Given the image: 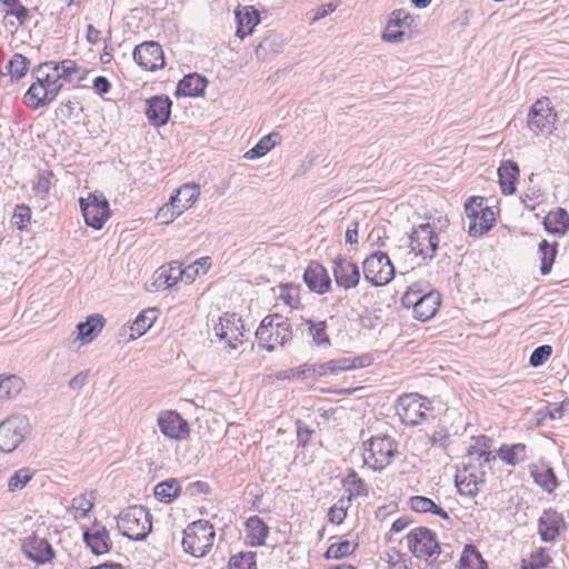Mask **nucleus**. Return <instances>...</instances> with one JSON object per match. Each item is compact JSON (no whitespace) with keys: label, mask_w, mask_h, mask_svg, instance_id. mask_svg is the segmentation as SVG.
<instances>
[{"label":"nucleus","mask_w":569,"mask_h":569,"mask_svg":"<svg viewBox=\"0 0 569 569\" xmlns=\"http://www.w3.org/2000/svg\"><path fill=\"white\" fill-rule=\"evenodd\" d=\"M556 113L548 104V99L537 100L529 110L528 113V128L535 133L550 132Z\"/></svg>","instance_id":"nucleus-16"},{"label":"nucleus","mask_w":569,"mask_h":569,"mask_svg":"<svg viewBox=\"0 0 569 569\" xmlns=\"http://www.w3.org/2000/svg\"><path fill=\"white\" fill-rule=\"evenodd\" d=\"M410 252L421 257L425 261L435 258L439 248V237L430 223H421L413 228L409 234Z\"/></svg>","instance_id":"nucleus-9"},{"label":"nucleus","mask_w":569,"mask_h":569,"mask_svg":"<svg viewBox=\"0 0 569 569\" xmlns=\"http://www.w3.org/2000/svg\"><path fill=\"white\" fill-rule=\"evenodd\" d=\"M441 303V296L436 290L425 292L419 297V302L413 307V318L419 321H428L438 311Z\"/></svg>","instance_id":"nucleus-25"},{"label":"nucleus","mask_w":569,"mask_h":569,"mask_svg":"<svg viewBox=\"0 0 569 569\" xmlns=\"http://www.w3.org/2000/svg\"><path fill=\"white\" fill-rule=\"evenodd\" d=\"M213 330L217 338L224 341L230 349L234 350L239 345H242L244 325L236 313L227 312L221 316Z\"/></svg>","instance_id":"nucleus-12"},{"label":"nucleus","mask_w":569,"mask_h":569,"mask_svg":"<svg viewBox=\"0 0 569 569\" xmlns=\"http://www.w3.org/2000/svg\"><path fill=\"white\" fill-rule=\"evenodd\" d=\"M558 253V243H550L546 239L541 240L538 244V256L540 260V273L547 276L551 272Z\"/></svg>","instance_id":"nucleus-35"},{"label":"nucleus","mask_w":569,"mask_h":569,"mask_svg":"<svg viewBox=\"0 0 569 569\" xmlns=\"http://www.w3.org/2000/svg\"><path fill=\"white\" fill-rule=\"evenodd\" d=\"M151 518L147 508L130 506L119 513L117 526L122 536L130 540L142 541L152 529Z\"/></svg>","instance_id":"nucleus-3"},{"label":"nucleus","mask_w":569,"mask_h":569,"mask_svg":"<svg viewBox=\"0 0 569 569\" xmlns=\"http://www.w3.org/2000/svg\"><path fill=\"white\" fill-rule=\"evenodd\" d=\"M396 412L400 421L409 427L418 426L429 419H436L432 413L431 401L418 393H407L399 397Z\"/></svg>","instance_id":"nucleus-5"},{"label":"nucleus","mask_w":569,"mask_h":569,"mask_svg":"<svg viewBox=\"0 0 569 569\" xmlns=\"http://www.w3.org/2000/svg\"><path fill=\"white\" fill-rule=\"evenodd\" d=\"M411 510L419 513L430 512L440 517L441 519L448 520L449 513L438 506L432 499L423 496H415L409 500Z\"/></svg>","instance_id":"nucleus-36"},{"label":"nucleus","mask_w":569,"mask_h":569,"mask_svg":"<svg viewBox=\"0 0 569 569\" xmlns=\"http://www.w3.org/2000/svg\"><path fill=\"white\" fill-rule=\"evenodd\" d=\"M30 423L26 416H11L0 422V451L10 453L24 440Z\"/></svg>","instance_id":"nucleus-10"},{"label":"nucleus","mask_w":569,"mask_h":569,"mask_svg":"<svg viewBox=\"0 0 569 569\" xmlns=\"http://www.w3.org/2000/svg\"><path fill=\"white\" fill-rule=\"evenodd\" d=\"M157 423L161 433L168 439L181 441L187 439L190 435L187 420L174 410L160 412Z\"/></svg>","instance_id":"nucleus-14"},{"label":"nucleus","mask_w":569,"mask_h":569,"mask_svg":"<svg viewBox=\"0 0 569 569\" xmlns=\"http://www.w3.org/2000/svg\"><path fill=\"white\" fill-rule=\"evenodd\" d=\"M50 63H39L32 69L31 74L36 81L23 96V103L32 110L49 106L60 92V86L54 84L50 74L47 73V68H50Z\"/></svg>","instance_id":"nucleus-1"},{"label":"nucleus","mask_w":569,"mask_h":569,"mask_svg":"<svg viewBox=\"0 0 569 569\" xmlns=\"http://www.w3.org/2000/svg\"><path fill=\"white\" fill-rule=\"evenodd\" d=\"M365 279L373 287L388 284L395 277V267L389 256L382 251H375L362 262Z\"/></svg>","instance_id":"nucleus-8"},{"label":"nucleus","mask_w":569,"mask_h":569,"mask_svg":"<svg viewBox=\"0 0 569 569\" xmlns=\"http://www.w3.org/2000/svg\"><path fill=\"white\" fill-rule=\"evenodd\" d=\"M93 493L90 492V497L86 493L79 495L72 499V508L79 512L80 518H86L89 511L93 508Z\"/></svg>","instance_id":"nucleus-54"},{"label":"nucleus","mask_w":569,"mask_h":569,"mask_svg":"<svg viewBox=\"0 0 569 569\" xmlns=\"http://www.w3.org/2000/svg\"><path fill=\"white\" fill-rule=\"evenodd\" d=\"M54 174L51 170H40L33 182L32 189L37 196L44 199L53 186Z\"/></svg>","instance_id":"nucleus-46"},{"label":"nucleus","mask_w":569,"mask_h":569,"mask_svg":"<svg viewBox=\"0 0 569 569\" xmlns=\"http://www.w3.org/2000/svg\"><path fill=\"white\" fill-rule=\"evenodd\" d=\"M156 274V281L160 284H164L167 289L177 284L179 279L183 276L192 281V276L188 273V270H182L178 262H171L168 266L160 267Z\"/></svg>","instance_id":"nucleus-31"},{"label":"nucleus","mask_w":569,"mask_h":569,"mask_svg":"<svg viewBox=\"0 0 569 569\" xmlns=\"http://www.w3.org/2000/svg\"><path fill=\"white\" fill-rule=\"evenodd\" d=\"M280 298L291 308H298L300 305V286L295 283L281 284Z\"/></svg>","instance_id":"nucleus-52"},{"label":"nucleus","mask_w":569,"mask_h":569,"mask_svg":"<svg viewBox=\"0 0 569 569\" xmlns=\"http://www.w3.org/2000/svg\"><path fill=\"white\" fill-rule=\"evenodd\" d=\"M398 443L388 435L373 436L363 442V461L372 470L381 471L388 467L397 453Z\"/></svg>","instance_id":"nucleus-6"},{"label":"nucleus","mask_w":569,"mask_h":569,"mask_svg":"<svg viewBox=\"0 0 569 569\" xmlns=\"http://www.w3.org/2000/svg\"><path fill=\"white\" fill-rule=\"evenodd\" d=\"M497 456L508 466L515 467L528 459L527 446L525 443L501 445Z\"/></svg>","instance_id":"nucleus-32"},{"label":"nucleus","mask_w":569,"mask_h":569,"mask_svg":"<svg viewBox=\"0 0 569 569\" xmlns=\"http://www.w3.org/2000/svg\"><path fill=\"white\" fill-rule=\"evenodd\" d=\"M455 483L458 493L473 498L478 495L479 486L485 483L483 475L469 473L462 468L457 470Z\"/></svg>","instance_id":"nucleus-28"},{"label":"nucleus","mask_w":569,"mask_h":569,"mask_svg":"<svg viewBox=\"0 0 569 569\" xmlns=\"http://www.w3.org/2000/svg\"><path fill=\"white\" fill-rule=\"evenodd\" d=\"M104 323L106 319L101 315L94 313L89 316L86 321L77 325L78 339L82 343L91 342L102 330Z\"/></svg>","instance_id":"nucleus-30"},{"label":"nucleus","mask_w":569,"mask_h":569,"mask_svg":"<svg viewBox=\"0 0 569 569\" xmlns=\"http://www.w3.org/2000/svg\"><path fill=\"white\" fill-rule=\"evenodd\" d=\"M350 497L340 498L328 511V520L333 525H341L350 507Z\"/></svg>","instance_id":"nucleus-49"},{"label":"nucleus","mask_w":569,"mask_h":569,"mask_svg":"<svg viewBox=\"0 0 569 569\" xmlns=\"http://www.w3.org/2000/svg\"><path fill=\"white\" fill-rule=\"evenodd\" d=\"M406 539L413 557L425 560L429 566L435 565V552H439V541L431 529L417 527L408 532Z\"/></svg>","instance_id":"nucleus-7"},{"label":"nucleus","mask_w":569,"mask_h":569,"mask_svg":"<svg viewBox=\"0 0 569 569\" xmlns=\"http://www.w3.org/2000/svg\"><path fill=\"white\" fill-rule=\"evenodd\" d=\"M237 29L236 36L244 39L252 34L254 27L261 21L259 11L252 6H244L234 11Z\"/></svg>","instance_id":"nucleus-22"},{"label":"nucleus","mask_w":569,"mask_h":569,"mask_svg":"<svg viewBox=\"0 0 569 569\" xmlns=\"http://www.w3.org/2000/svg\"><path fill=\"white\" fill-rule=\"evenodd\" d=\"M342 486L349 493L347 497H350V502L355 497H367L369 495L368 485L353 469H349L348 475L342 479Z\"/></svg>","instance_id":"nucleus-39"},{"label":"nucleus","mask_w":569,"mask_h":569,"mask_svg":"<svg viewBox=\"0 0 569 569\" xmlns=\"http://www.w3.org/2000/svg\"><path fill=\"white\" fill-rule=\"evenodd\" d=\"M550 561V557L541 551L532 555L529 560H522L521 569H540L547 567Z\"/></svg>","instance_id":"nucleus-60"},{"label":"nucleus","mask_w":569,"mask_h":569,"mask_svg":"<svg viewBox=\"0 0 569 569\" xmlns=\"http://www.w3.org/2000/svg\"><path fill=\"white\" fill-rule=\"evenodd\" d=\"M332 273L336 284L345 290L356 288L361 278L358 264L341 254L332 260Z\"/></svg>","instance_id":"nucleus-15"},{"label":"nucleus","mask_w":569,"mask_h":569,"mask_svg":"<svg viewBox=\"0 0 569 569\" xmlns=\"http://www.w3.org/2000/svg\"><path fill=\"white\" fill-rule=\"evenodd\" d=\"M229 569H257L256 553L247 551L232 556L229 560Z\"/></svg>","instance_id":"nucleus-50"},{"label":"nucleus","mask_w":569,"mask_h":569,"mask_svg":"<svg viewBox=\"0 0 569 569\" xmlns=\"http://www.w3.org/2000/svg\"><path fill=\"white\" fill-rule=\"evenodd\" d=\"M23 380L16 375L0 376V395L2 398L16 397L22 389Z\"/></svg>","instance_id":"nucleus-45"},{"label":"nucleus","mask_w":569,"mask_h":569,"mask_svg":"<svg viewBox=\"0 0 569 569\" xmlns=\"http://www.w3.org/2000/svg\"><path fill=\"white\" fill-rule=\"evenodd\" d=\"M181 214L180 211H178L176 208H174V204H172L170 201L168 203H166L164 206H162L157 214H156V219L158 220V222L160 224H169L170 222H172L176 218H178L179 216Z\"/></svg>","instance_id":"nucleus-58"},{"label":"nucleus","mask_w":569,"mask_h":569,"mask_svg":"<svg viewBox=\"0 0 569 569\" xmlns=\"http://www.w3.org/2000/svg\"><path fill=\"white\" fill-rule=\"evenodd\" d=\"M82 537L86 546L96 556L109 553L112 549L113 545L109 531L98 520L93 521L90 529L83 531Z\"/></svg>","instance_id":"nucleus-18"},{"label":"nucleus","mask_w":569,"mask_h":569,"mask_svg":"<svg viewBox=\"0 0 569 569\" xmlns=\"http://www.w3.org/2000/svg\"><path fill=\"white\" fill-rule=\"evenodd\" d=\"M214 537V528L208 520L193 521L183 530V550L196 558H202L211 550Z\"/></svg>","instance_id":"nucleus-4"},{"label":"nucleus","mask_w":569,"mask_h":569,"mask_svg":"<svg viewBox=\"0 0 569 569\" xmlns=\"http://www.w3.org/2000/svg\"><path fill=\"white\" fill-rule=\"evenodd\" d=\"M281 142V136L278 132H271L262 137L258 143L244 153V158L256 160L266 156L271 149Z\"/></svg>","instance_id":"nucleus-38"},{"label":"nucleus","mask_w":569,"mask_h":569,"mask_svg":"<svg viewBox=\"0 0 569 569\" xmlns=\"http://www.w3.org/2000/svg\"><path fill=\"white\" fill-rule=\"evenodd\" d=\"M459 569H488V565L473 545H466L459 560Z\"/></svg>","instance_id":"nucleus-42"},{"label":"nucleus","mask_w":569,"mask_h":569,"mask_svg":"<svg viewBox=\"0 0 569 569\" xmlns=\"http://www.w3.org/2000/svg\"><path fill=\"white\" fill-rule=\"evenodd\" d=\"M485 198L483 197H471L465 204V211L468 218L478 219L480 213V208L483 207Z\"/></svg>","instance_id":"nucleus-62"},{"label":"nucleus","mask_w":569,"mask_h":569,"mask_svg":"<svg viewBox=\"0 0 569 569\" xmlns=\"http://www.w3.org/2000/svg\"><path fill=\"white\" fill-rule=\"evenodd\" d=\"M133 61L146 71H157L166 64L162 47L157 41L138 44L132 52Z\"/></svg>","instance_id":"nucleus-13"},{"label":"nucleus","mask_w":569,"mask_h":569,"mask_svg":"<svg viewBox=\"0 0 569 569\" xmlns=\"http://www.w3.org/2000/svg\"><path fill=\"white\" fill-rule=\"evenodd\" d=\"M80 209L87 226L100 230L110 217V207L103 194H90L86 200L80 198Z\"/></svg>","instance_id":"nucleus-11"},{"label":"nucleus","mask_w":569,"mask_h":569,"mask_svg":"<svg viewBox=\"0 0 569 569\" xmlns=\"http://www.w3.org/2000/svg\"><path fill=\"white\" fill-rule=\"evenodd\" d=\"M297 441L298 447L305 448L313 435V430L309 428L307 423L301 420L296 421Z\"/></svg>","instance_id":"nucleus-61"},{"label":"nucleus","mask_w":569,"mask_h":569,"mask_svg":"<svg viewBox=\"0 0 569 569\" xmlns=\"http://www.w3.org/2000/svg\"><path fill=\"white\" fill-rule=\"evenodd\" d=\"M208 84V79L197 72L184 76L177 84L174 96L179 97H202Z\"/></svg>","instance_id":"nucleus-23"},{"label":"nucleus","mask_w":569,"mask_h":569,"mask_svg":"<svg viewBox=\"0 0 569 569\" xmlns=\"http://www.w3.org/2000/svg\"><path fill=\"white\" fill-rule=\"evenodd\" d=\"M259 348L272 352L276 345L286 346L292 340V328L288 318L273 313L264 317L256 330Z\"/></svg>","instance_id":"nucleus-2"},{"label":"nucleus","mask_w":569,"mask_h":569,"mask_svg":"<svg viewBox=\"0 0 569 569\" xmlns=\"http://www.w3.org/2000/svg\"><path fill=\"white\" fill-rule=\"evenodd\" d=\"M181 486L178 479L169 478L156 485L153 489L154 497L163 503H170L179 497Z\"/></svg>","instance_id":"nucleus-37"},{"label":"nucleus","mask_w":569,"mask_h":569,"mask_svg":"<svg viewBox=\"0 0 569 569\" xmlns=\"http://www.w3.org/2000/svg\"><path fill=\"white\" fill-rule=\"evenodd\" d=\"M23 555L38 565H46L54 558L52 546L46 538L28 536L22 542Z\"/></svg>","instance_id":"nucleus-20"},{"label":"nucleus","mask_w":569,"mask_h":569,"mask_svg":"<svg viewBox=\"0 0 569 569\" xmlns=\"http://www.w3.org/2000/svg\"><path fill=\"white\" fill-rule=\"evenodd\" d=\"M566 529L567 523L562 515L552 508L545 509L538 519V532L545 542L555 541Z\"/></svg>","instance_id":"nucleus-19"},{"label":"nucleus","mask_w":569,"mask_h":569,"mask_svg":"<svg viewBox=\"0 0 569 569\" xmlns=\"http://www.w3.org/2000/svg\"><path fill=\"white\" fill-rule=\"evenodd\" d=\"M431 447L440 448L443 451L450 445V433L443 425H438L431 435H427Z\"/></svg>","instance_id":"nucleus-53"},{"label":"nucleus","mask_w":569,"mask_h":569,"mask_svg":"<svg viewBox=\"0 0 569 569\" xmlns=\"http://www.w3.org/2000/svg\"><path fill=\"white\" fill-rule=\"evenodd\" d=\"M200 192L194 184H184L177 190V193L170 197V202L174 204V208L181 213L191 208L198 199Z\"/></svg>","instance_id":"nucleus-33"},{"label":"nucleus","mask_w":569,"mask_h":569,"mask_svg":"<svg viewBox=\"0 0 569 569\" xmlns=\"http://www.w3.org/2000/svg\"><path fill=\"white\" fill-rule=\"evenodd\" d=\"M305 323L315 346L325 348L331 346L330 338L327 333L328 325L326 320L315 321L311 319H306Z\"/></svg>","instance_id":"nucleus-40"},{"label":"nucleus","mask_w":569,"mask_h":569,"mask_svg":"<svg viewBox=\"0 0 569 569\" xmlns=\"http://www.w3.org/2000/svg\"><path fill=\"white\" fill-rule=\"evenodd\" d=\"M172 101L168 96H152L146 100L144 114L154 128L166 126L171 116Z\"/></svg>","instance_id":"nucleus-17"},{"label":"nucleus","mask_w":569,"mask_h":569,"mask_svg":"<svg viewBox=\"0 0 569 569\" xmlns=\"http://www.w3.org/2000/svg\"><path fill=\"white\" fill-rule=\"evenodd\" d=\"M531 476L533 481L548 493L553 492L558 487L557 476L550 467L542 470H532Z\"/></svg>","instance_id":"nucleus-43"},{"label":"nucleus","mask_w":569,"mask_h":569,"mask_svg":"<svg viewBox=\"0 0 569 569\" xmlns=\"http://www.w3.org/2000/svg\"><path fill=\"white\" fill-rule=\"evenodd\" d=\"M358 542H352L349 540H342L339 542L331 543L327 551L325 552L326 559H342L352 555L358 548Z\"/></svg>","instance_id":"nucleus-44"},{"label":"nucleus","mask_w":569,"mask_h":569,"mask_svg":"<svg viewBox=\"0 0 569 569\" xmlns=\"http://www.w3.org/2000/svg\"><path fill=\"white\" fill-rule=\"evenodd\" d=\"M498 179L501 193L505 196H511L516 192V184L519 178V166L512 160L501 161L498 168Z\"/></svg>","instance_id":"nucleus-26"},{"label":"nucleus","mask_w":569,"mask_h":569,"mask_svg":"<svg viewBox=\"0 0 569 569\" xmlns=\"http://www.w3.org/2000/svg\"><path fill=\"white\" fill-rule=\"evenodd\" d=\"M303 281L311 292L325 295L331 290V278L327 269L311 260L303 272Z\"/></svg>","instance_id":"nucleus-21"},{"label":"nucleus","mask_w":569,"mask_h":569,"mask_svg":"<svg viewBox=\"0 0 569 569\" xmlns=\"http://www.w3.org/2000/svg\"><path fill=\"white\" fill-rule=\"evenodd\" d=\"M543 227L551 234L565 236L569 230V213L563 208L550 211L543 219Z\"/></svg>","instance_id":"nucleus-29"},{"label":"nucleus","mask_w":569,"mask_h":569,"mask_svg":"<svg viewBox=\"0 0 569 569\" xmlns=\"http://www.w3.org/2000/svg\"><path fill=\"white\" fill-rule=\"evenodd\" d=\"M473 445L469 446L467 450V458L471 460H480L483 453L490 450L492 439L485 435L473 437Z\"/></svg>","instance_id":"nucleus-47"},{"label":"nucleus","mask_w":569,"mask_h":569,"mask_svg":"<svg viewBox=\"0 0 569 569\" xmlns=\"http://www.w3.org/2000/svg\"><path fill=\"white\" fill-rule=\"evenodd\" d=\"M552 355V347L549 345H542L537 347L529 357V365L532 368L542 366L549 357Z\"/></svg>","instance_id":"nucleus-56"},{"label":"nucleus","mask_w":569,"mask_h":569,"mask_svg":"<svg viewBox=\"0 0 569 569\" xmlns=\"http://www.w3.org/2000/svg\"><path fill=\"white\" fill-rule=\"evenodd\" d=\"M33 473L29 468H21L17 470L8 481V491L16 492L23 489L27 483L32 479Z\"/></svg>","instance_id":"nucleus-51"},{"label":"nucleus","mask_w":569,"mask_h":569,"mask_svg":"<svg viewBox=\"0 0 569 569\" xmlns=\"http://www.w3.org/2000/svg\"><path fill=\"white\" fill-rule=\"evenodd\" d=\"M44 63H50V68H47V73L50 74V78L54 84L60 86V91L62 90L64 82H72L73 74L80 71V68L77 66L76 61L66 59L60 62L56 61H46Z\"/></svg>","instance_id":"nucleus-24"},{"label":"nucleus","mask_w":569,"mask_h":569,"mask_svg":"<svg viewBox=\"0 0 569 569\" xmlns=\"http://www.w3.org/2000/svg\"><path fill=\"white\" fill-rule=\"evenodd\" d=\"M157 308L141 311L130 327V339L134 340L144 335L157 320Z\"/></svg>","instance_id":"nucleus-34"},{"label":"nucleus","mask_w":569,"mask_h":569,"mask_svg":"<svg viewBox=\"0 0 569 569\" xmlns=\"http://www.w3.org/2000/svg\"><path fill=\"white\" fill-rule=\"evenodd\" d=\"M29 59L21 53H14L9 60L7 68L9 74L14 80H20L23 78L28 71Z\"/></svg>","instance_id":"nucleus-48"},{"label":"nucleus","mask_w":569,"mask_h":569,"mask_svg":"<svg viewBox=\"0 0 569 569\" xmlns=\"http://www.w3.org/2000/svg\"><path fill=\"white\" fill-rule=\"evenodd\" d=\"M391 27L409 28L413 23V17L405 9H396L389 14Z\"/></svg>","instance_id":"nucleus-55"},{"label":"nucleus","mask_w":569,"mask_h":569,"mask_svg":"<svg viewBox=\"0 0 569 569\" xmlns=\"http://www.w3.org/2000/svg\"><path fill=\"white\" fill-rule=\"evenodd\" d=\"M246 543L251 547H261L266 543L269 535V527L258 516H251L244 523Z\"/></svg>","instance_id":"nucleus-27"},{"label":"nucleus","mask_w":569,"mask_h":569,"mask_svg":"<svg viewBox=\"0 0 569 569\" xmlns=\"http://www.w3.org/2000/svg\"><path fill=\"white\" fill-rule=\"evenodd\" d=\"M405 32L400 30V28L391 27V23L388 21L385 31L382 32V40L390 43H398L403 40Z\"/></svg>","instance_id":"nucleus-63"},{"label":"nucleus","mask_w":569,"mask_h":569,"mask_svg":"<svg viewBox=\"0 0 569 569\" xmlns=\"http://www.w3.org/2000/svg\"><path fill=\"white\" fill-rule=\"evenodd\" d=\"M31 220V210L27 204H17L12 216V222L19 230H23Z\"/></svg>","instance_id":"nucleus-57"},{"label":"nucleus","mask_w":569,"mask_h":569,"mask_svg":"<svg viewBox=\"0 0 569 569\" xmlns=\"http://www.w3.org/2000/svg\"><path fill=\"white\" fill-rule=\"evenodd\" d=\"M6 16L14 17L20 26H23L30 18L29 9L24 7L21 2L17 4L12 9H8L6 11Z\"/></svg>","instance_id":"nucleus-64"},{"label":"nucleus","mask_w":569,"mask_h":569,"mask_svg":"<svg viewBox=\"0 0 569 569\" xmlns=\"http://www.w3.org/2000/svg\"><path fill=\"white\" fill-rule=\"evenodd\" d=\"M478 219L480 220L479 223L473 221L469 226L468 232L471 237H480L489 232L496 223L495 212L489 207L480 208Z\"/></svg>","instance_id":"nucleus-41"},{"label":"nucleus","mask_w":569,"mask_h":569,"mask_svg":"<svg viewBox=\"0 0 569 569\" xmlns=\"http://www.w3.org/2000/svg\"><path fill=\"white\" fill-rule=\"evenodd\" d=\"M425 292L419 288V284L415 283L410 286L401 298V305L403 308L413 309L419 302V297H422Z\"/></svg>","instance_id":"nucleus-59"}]
</instances>
